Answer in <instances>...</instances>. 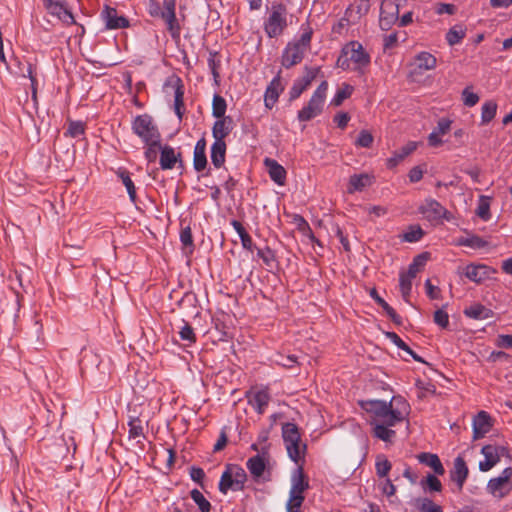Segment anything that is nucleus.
<instances>
[{
  "label": "nucleus",
  "mask_w": 512,
  "mask_h": 512,
  "mask_svg": "<svg viewBox=\"0 0 512 512\" xmlns=\"http://www.w3.org/2000/svg\"><path fill=\"white\" fill-rule=\"evenodd\" d=\"M190 477L194 482L202 486L205 472L202 468L193 466L190 468Z\"/></svg>",
  "instance_id": "obj_61"
},
{
  "label": "nucleus",
  "mask_w": 512,
  "mask_h": 512,
  "mask_svg": "<svg viewBox=\"0 0 512 512\" xmlns=\"http://www.w3.org/2000/svg\"><path fill=\"white\" fill-rule=\"evenodd\" d=\"M419 212L429 222H438L443 219L450 221L452 214L435 199H426L419 207Z\"/></svg>",
  "instance_id": "obj_11"
},
{
  "label": "nucleus",
  "mask_w": 512,
  "mask_h": 512,
  "mask_svg": "<svg viewBox=\"0 0 512 512\" xmlns=\"http://www.w3.org/2000/svg\"><path fill=\"white\" fill-rule=\"evenodd\" d=\"M282 437L285 445L291 442H297L301 439L298 427L290 422L283 424Z\"/></svg>",
  "instance_id": "obj_38"
},
{
  "label": "nucleus",
  "mask_w": 512,
  "mask_h": 512,
  "mask_svg": "<svg viewBox=\"0 0 512 512\" xmlns=\"http://www.w3.org/2000/svg\"><path fill=\"white\" fill-rule=\"evenodd\" d=\"M386 336L399 349H401L403 351L409 350V346L395 332H387Z\"/></svg>",
  "instance_id": "obj_60"
},
{
  "label": "nucleus",
  "mask_w": 512,
  "mask_h": 512,
  "mask_svg": "<svg viewBox=\"0 0 512 512\" xmlns=\"http://www.w3.org/2000/svg\"><path fill=\"white\" fill-rule=\"evenodd\" d=\"M292 485L289 492V500L286 503L287 506H294L301 508L304 502V491L309 488V483L305 478L303 468L299 466L292 475Z\"/></svg>",
  "instance_id": "obj_9"
},
{
  "label": "nucleus",
  "mask_w": 512,
  "mask_h": 512,
  "mask_svg": "<svg viewBox=\"0 0 512 512\" xmlns=\"http://www.w3.org/2000/svg\"><path fill=\"white\" fill-rule=\"evenodd\" d=\"M415 64L420 70H432L436 67L437 60L429 52H420L415 57Z\"/></svg>",
  "instance_id": "obj_33"
},
{
  "label": "nucleus",
  "mask_w": 512,
  "mask_h": 512,
  "mask_svg": "<svg viewBox=\"0 0 512 512\" xmlns=\"http://www.w3.org/2000/svg\"><path fill=\"white\" fill-rule=\"evenodd\" d=\"M414 277H410L408 272H402L399 276L400 291L403 299L409 302V297L412 291V281Z\"/></svg>",
  "instance_id": "obj_41"
},
{
  "label": "nucleus",
  "mask_w": 512,
  "mask_h": 512,
  "mask_svg": "<svg viewBox=\"0 0 512 512\" xmlns=\"http://www.w3.org/2000/svg\"><path fill=\"white\" fill-rule=\"evenodd\" d=\"M147 11L152 17L163 19L172 38L180 36V25L176 18V0H163V8L157 0H149Z\"/></svg>",
  "instance_id": "obj_4"
},
{
  "label": "nucleus",
  "mask_w": 512,
  "mask_h": 512,
  "mask_svg": "<svg viewBox=\"0 0 512 512\" xmlns=\"http://www.w3.org/2000/svg\"><path fill=\"white\" fill-rule=\"evenodd\" d=\"M481 453L485 458L484 461L479 463V469L482 472L491 470L500 461L501 457H510L508 448L502 445H485L482 447Z\"/></svg>",
  "instance_id": "obj_10"
},
{
  "label": "nucleus",
  "mask_w": 512,
  "mask_h": 512,
  "mask_svg": "<svg viewBox=\"0 0 512 512\" xmlns=\"http://www.w3.org/2000/svg\"><path fill=\"white\" fill-rule=\"evenodd\" d=\"M497 104L494 101H486L481 109V122L482 124L489 123L496 115Z\"/></svg>",
  "instance_id": "obj_44"
},
{
  "label": "nucleus",
  "mask_w": 512,
  "mask_h": 512,
  "mask_svg": "<svg viewBox=\"0 0 512 512\" xmlns=\"http://www.w3.org/2000/svg\"><path fill=\"white\" fill-rule=\"evenodd\" d=\"M264 165L272 181L277 185L283 186L286 182L287 172L285 168L280 165L276 160L271 158L264 159Z\"/></svg>",
  "instance_id": "obj_20"
},
{
  "label": "nucleus",
  "mask_w": 512,
  "mask_h": 512,
  "mask_svg": "<svg viewBox=\"0 0 512 512\" xmlns=\"http://www.w3.org/2000/svg\"><path fill=\"white\" fill-rule=\"evenodd\" d=\"M131 129L143 143H161V134L159 129L149 114H141L134 117L131 123Z\"/></svg>",
  "instance_id": "obj_5"
},
{
  "label": "nucleus",
  "mask_w": 512,
  "mask_h": 512,
  "mask_svg": "<svg viewBox=\"0 0 512 512\" xmlns=\"http://www.w3.org/2000/svg\"><path fill=\"white\" fill-rule=\"evenodd\" d=\"M429 259V253L424 252L417 255L408 267L407 272L410 277H416L417 274L424 268Z\"/></svg>",
  "instance_id": "obj_36"
},
{
  "label": "nucleus",
  "mask_w": 512,
  "mask_h": 512,
  "mask_svg": "<svg viewBox=\"0 0 512 512\" xmlns=\"http://www.w3.org/2000/svg\"><path fill=\"white\" fill-rule=\"evenodd\" d=\"M257 255L258 257L264 262V264L267 266V267H272L273 264L276 262V256H275V253L274 251L269 248V247H265V248H262V249H258L257 250Z\"/></svg>",
  "instance_id": "obj_50"
},
{
  "label": "nucleus",
  "mask_w": 512,
  "mask_h": 512,
  "mask_svg": "<svg viewBox=\"0 0 512 512\" xmlns=\"http://www.w3.org/2000/svg\"><path fill=\"white\" fill-rule=\"evenodd\" d=\"M424 235L423 230L420 226H411L409 230L404 234V240L407 242H417Z\"/></svg>",
  "instance_id": "obj_55"
},
{
  "label": "nucleus",
  "mask_w": 512,
  "mask_h": 512,
  "mask_svg": "<svg viewBox=\"0 0 512 512\" xmlns=\"http://www.w3.org/2000/svg\"><path fill=\"white\" fill-rule=\"evenodd\" d=\"M370 62L371 57L363 45L358 41H350L343 46L336 65L343 70H350L358 75H364Z\"/></svg>",
  "instance_id": "obj_2"
},
{
  "label": "nucleus",
  "mask_w": 512,
  "mask_h": 512,
  "mask_svg": "<svg viewBox=\"0 0 512 512\" xmlns=\"http://www.w3.org/2000/svg\"><path fill=\"white\" fill-rule=\"evenodd\" d=\"M233 121L231 117L217 118L212 127V136L215 142H225L224 139L231 133Z\"/></svg>",
  "instance_id": "obj_19"
},
{
  "label": "nucleus",
  "mask_w": 512,
  "mask_h": 512,
  "mask_svg": "<svg viewBox=\"0 0 512 512\" xmlns=\"http://www.w3.org/2000/svg\"><path fill=\"white\" fill-rule=\"evenodd\" d=\"M372 183L373 176L369 174H353L352 176H350L347 191L348 193L353 194L356 191H362L364 188L370 186Z\"/></svg>",
  "instance_id": "obj_23"
},
{
  "label": "nucleus",
  "mask_w": 512,
  "mask_h": 512,
  "mask_svg": "<svg viewBox=\"0 0 512 512\" xmlns=\"http://www.w3.org/2000/svg\"><path fill=\"white\" fill-rule=\"evenodd\" d=\"M283 90L284 86L282 85L279 71L278 74L271 80L265 91L264 103L268 109L273 108L279 98L280 93Z\"/></svg>",
  "instance_id": "obj_15"
},
{
  "label": "nucleus",
  "mask_w": 512,
  "mask_h": 512,
  "mask_svg": "<svg viewBox=\"0 0 512 512\" xmlns=\"http://www.w3.org/2000/svg\"><path fill=\"white\" fill-rule=\"evenodd\" d=\"M84 131V124L81 121H71L69 123L67 131L65 132V136L78 138L79 136L84 134Z\"/></svg>",
  "instance_id": "obj_53"
},
{
  "label": "nucleus",
  "mask_w": 512,
  "mask_h": 512,
  "mask_svg": "<svg viewBox=\"0 0 512 512\" xmlns=\"http://www.w3.org/2000/svg\"><path fill=\"white\" fill-rule=\"evenodd\" d=\"M370 296L374 301L382 307L387 316L393 321L395 324L400 325L402 323V318L396 313V311L377 293L376 289L373 288L370 290Z\"/></svg>",
  "instance_id": "obj_27"
},
{
  "label": "nucleus",
  "mask_w": 512,
  "mask_h": 512,
  "mask_svg": "<svg viewBox=\"0 0 512 512\" xmlns=\"http://www.w3.org/2000/svg\"><path fill=\"white\" fill-rule=\"evenodd\" d=\"M180 158V153L176 154L175 150L171 146H164L161 148L160 153V167L163 170L173 169L176 162Z\"/></svg>",
  "instance_id": "obj_25"
},
{
  "label": "nucleus",
  "mask_w": 512,
  "mask_h": 512,
  "mask_svg": "<svg viewBox=\"0 0 512 512\" xmlns=\"http://www.w3.org/2000/svg\"><path fill=\"white\" fill-rule=\"evenodd\" d=\"M463 104L467 107H473L479 102V96L472 91L471 86H467L461 93Z\"/></svg>",
  "instance_id": "obj_49"
},
{
  "label": "nucleus",
  "mask_w": 512,
  "mask_h": 512,
  "mask_svg": "<svg viewBox=\"0 0 512 512\" xmlns=\"http://www.w3.org/2000/svg\"><path fill=\"white\" fill-rule=\"evenodd\" d=\"M117 176L121 180L122 184L125 186L131 202L136 203V188L134 182L130 177V173L125 169H119L117 171Z\"/></svg>",
  "instance_id": "obj_35"
},
{
  "label": "nucleus",
  "mask_w": 512,
  "mask_h": 512,
  "mask_svg": "<svg viewBox=\"0 0 512 512\" xmlns=\"http://www.w3.org/2000/svg\"><path fill=\"white\" fill-rule=\"evenodd\" d=\"M413 505L419 512H427L435 503L429 498L420 497L414 500Z\"/></svg>",
  "instance_id": "obj_57"
},
{
  "label": "nucleus",
  "mask_w": 512,
  "mask_h": 512,
  "mask_svg": "<svg viewBox=\"0 0 512 512\" xmlns=\"http://www.w3.org/2000/svg\"><path fill=\"white\" fill-rule=\"evenodd\" d=\"M320 71L319 67H305L303 75L293 82V85L300 88L303 92L311 85Z\"/></svg>",
  "instance_id": "obj_29"
},
{
  "label": "nucleus",
  "mask_w": 512,
  "mask_h": 512,
  "mask_svg": "<svg viewBox=\"0 0 512 512\" xmlns=\"http://www.w3.org/2000/svg\"><path fill=\"white\" fill-rule=\"evenodd\" d=\"M167 87H171L174 90V111L179 118L182 119L185 112L184 106V85L180 78H172L166 83Z\"/></svg>",
  "instance_id": "obj_14"
},
{
  "label": "nucleus",
  "mask_w": 512,
  "mask_h": 512,
  "mask_svg": "<svg viewBox=\"0 0 512 512\" xmlns=\"http://www.w3.org/2000/svg\"><path fill=\"white\" fill-rule=\"evenodd\" d=\"M468 467L466 465L465 460L458 456L454 460L453 469L450 471V478L453 482L456 483L458 491H461L463 485L468 477Z\"/></svg>",
  "instance_id": "obj_18"
},
{
  "label": "nucleus",
  "mask_w": 512,
  "mask_h": 512,
  "mask_svg": "<svg viewBox=\"0 0 512 512\" xmlns=\"http://www.w3.org/2000/svg\"><path fill=\"white\" fill-rule=\"evenodd\" d=\"M466 36V29L462 25H455L446 33V41L450 46L459 44Z\"/></svg>",
  "instance_id": "obj_37"
},
{
  "label": "nucleus",
  "mask_w": 512,
  "mask_h": 512,
  "mask_svg": "<svg viewBox=\"0 0 512 512\" xmlns=\"http://www.w3.org/2000/svg\"><path fill=\"white\" fill-rule=\"evenodd\" d=\"M128 426L130 438H138L143 436L142 421L138 417L131 418L128 422Z\"/></svg>",
  "instance_id": "obj_51"
},
{
  "label": "nucleus",
  "mask_w": 512,
  "mask_h": 512,
  "mask_svg": "<svg viewBox=\"0 0 512 512\" xmlns=\"http://www.w3.org/2000/svg\"><path fill=\"white\" fill-rule=\"evenodd\" d=\"M226 469L231 474L232 478H234V484L239 485L243 490L247 481V474L245 470L239 465L235 464L227 465Z\"/></svg>",
  "instance_id": "obj_39"
},
{
  "label": "nucleus",
  "mask_w": 512,
  "mask_h": 512,
  "mask_svg": "<svg viewBox=\"0 0 512 512\" xmlns=\"http://www.w3.org/2000/svg\"><path fill=\"white\" fill-rule=\"evenodd\" d=\"M229 490L242 491L239 485L234 484V478L227 469L222 473L219 481V491L223 494H227Z\"/></svg>",
  "instance_id": "obj_40"
},
{
  "label": "nucleus",
  "mask_w": 512,
  "mask_h": 512,
  "mask_svg": "<svg viewBox=\"0 0 512 512\" xmlns=\"http://www.w3.org/2000/svg\"><path fill=\"white\" fill-rule=\"evenodd\" d=\"M44 6L48 12L58 17L65 24H75L74 16L67 8L66 0H44Z\"/></svg>",
  "instance_id": "obj_12"
},
{
  "label": "nucleus",
  "mask_w": 512,
  "mask_h": 512,
  "mask_svg": "<svg viewBox=\"0 0 512 512\" xmlns=\"http://www.w3.org/2000/svg\"><path fill=\"white\" fill-rule=\"evenodd\" d=\"M491 428L490 416L485 411H480L473 420V438H483Z\"/></svg>",
  "instance_id": "obj_21"
},
{
  "label": "nucleus",
  "mask_w": 512,
  "mask_h": 512,
  "mask_svg": "<svg viewBox=\"0 0 512 512\" xmlns=\"http://www.w3.org/2000/svg\"><path fill=\"white\" fill-rule=\"evenodd\" d=\"M180 241L184 246H193V237L189 226L183 228L180 232Z\"/></svg>",
  "instance_id": "obj_62"
},
{
  "label": "nucleus",
  "mask_w": 512,
  "mask_h": 512,
  "mask_svg": "<svg viewBox=\"0 0 512 512\" xmlns=\"http://www.w3.org/2000/svg\"><path fill=\"white\" fill-rule=\"evenodd\" d=\"M417 459L421 464L430 467L436 475H443L445 469L437 454L423 452L417 455Z\"/></svg>",
  "instance_id": "obj_24"
},
{
  "label": "nucleus",
  "mask_w": 512,
  "mask_h": 512,
  "mask_svg": "<svg viewBox=\"0 0 512 512\" xmlns=\"http://www.w3.org/2000/svg\"><path fill=\"white\" fill-rule=\"evenodd\" d=\"M288 456L290 459L298 464L300 460L303 458V455L306 450V445L302 443L301 439L297 442H291L285 445Z\"/></svg>",
  "instance_id": "obj_34"
},
{
  "label": "nucleus",
  "mask_w": 512,
  "mask_h": 512,
  "mask_svg": "<svg viewBox=\"0 0 512 512\" xmlns=\"http://www.w3.org/2000/svg\"><path fill=\"white\" fill-rule=\"evenodd\" d=\"M190 496L201 512H210L211 504L199 490L193 489Z\"/></svg>",
  "instance_id": "obj_46"
},
{
  "label": "nucleus",
  "mask_w": 512,
  "mask_h": 512,
  "mask_svg": "<svg viewBox=\"0 0 512 512\" xmlns=\"http://www.w3.org/2000/svg\"><path fill=\"white\" fill-rule=\"evenodd\" d=\"M100 357L97 353H95L92 350L83 349L82 350V357L80 359V366L82 372H85L91 367L98 368L100 365Z\"/></svg>",
  "instance_id": "obj_32"
},
{
  "label": "nucleus",
  "mask_w": 512,
  "mask_h": 512,
  "mask_svg": "<svg viewBox=\"0 0 512 512\" xmlns=\"http://www.w3.org/2000/svg\"><path fill=\"white\" fill-rule=\"evenodd\" d=\"M226 108V100L222 96L215 94L212 101V115L215 118H224L226 117Z\"/></svg>",
  "instance_id": "obj_43"
},
{
  "label": "nucleus",
  "mask_w": 512,
  "mask_h": 512,
  "mask_svg": "<svg viewBox=\"0 0 512 512\" xmlns=\"http://www.w3.org/2000/svg\"><path fill=\"white\" fill-rule=\"evenodd\" d=\"M392 468L391 462L384 456L378 455L376 458L375 469L376 474L380 478L387 477Z\"/></svg>",
  "instance_id": "obj_45"
},
{
  "label": "nucleus",
  "mask_w": 512,
  "mask_h": 512,
  "mask_svg": "<svg viewBox=\"0 0 512 512\" xmlns=\"http://www.w3.org/2000/svg\"><path fill=\"white\" fill-rule=\"evenodd\" d=\"M287 9L282 3H273L264 21V31L269 38H276L287 28Z\"/></svg>",
  "instance_id": "obj_6"
},
{
  "label": "nucleus",
  "mask_w": 512,
  "mask_h": 512,
  "mask_svg": "<svg viewBox=\"0 0 512 512\" xmlns=\"http://www.w3.org/2000/svg\"><path fill=\"white\" fill-rule=\"evenodd\" d=\"M373 143V136L366 130H362L355 142L357 146L369 148Z\"/></svg>",
  "instance_id": "obj_58"
},
{
  "label": "nucleus",
  "mask_w": 512,
  "mask_h": 512,
  "mask_svg": "<svg viewBox=\"0 0 512 512\" xmlns=\"http://www.w3.org/2000/svg\"><path fill=\"white\" fill-rule=\"evenodd\" d=\"M328 82L322 81L312 94L309 102L298 112V120L307 122L320 115L326 99Z\"/></svg>",
  "instance_id": "obj_7"
},
{
  "label": "nucleus",
  "mask_w": 512,
  "mask_h": 512,
  "mask_svg": "<svg viewBox=\"0 0 512 512\" xmlns=\"http://www.w3.org/2000/svg\"><path fill=\"white\" fill-rule=\"evenodd\" d=\"M476 214L478 217H480L482 220L487 221L490 219V203L489 198L485 196H481L478 207L476 210Z\"/></svg>",
  "instance_id": "obj_48"
},
{
  "label": "nucleus",
  "mask_w": 512,
  "mask_h": 512,
  "mask_svg": "<svg viewBox=\"0 0 512 512\" xmlns=\"http://www.w3.org/2000/svg\"><path fill=\"white\" fill-rule=\"evenodd\" d=\"M302 34L299 39L289 42L285 47L281 63L285 68H290L299 64L305 53L310 49L312 39V28L309 25L302 26Z\"/></svg>",
  "instance_id": "obj_3"
},
{
  "label": "nucleus",
  "mask_w": 512,
  "mask_h": 512,
  "mask_svg": "<svg viewBox=\"0 0 512 512\" xmlns=\"http://www.w3.org/2000/svg\"><path fill=\"white\" fill-rule=\"evenodd\" d=\"M183 327L179 331L181 340L186 341L189 345L195 343L196 335L190 324L183 320Z\"/></svg>",
  "instance_id": "obj_52"
},
{
  "label": "nucleus",
  "mask_w": 512,
  "mask_h": 512,
  "mask_svg": "<svg viewBox=\"0 0 512 512\" xmlns=\"http://www.w3.org/2000/svg\"><path fill=\"white\" fill-rule=\"evenodd\" d=\"M246 397L248 403L258 414H263L270 401V394L268 389H260L255 392H248Z\"/></svg>",
  "instance_id": "obj_17"
},
{
  "label": "nucleus",
  "mask_w": 512,
  "mask_h": 512,
  "mask_svg": "<svg viewBox=\"0 0 512 512\" xmlns=\"http://www.w3.org/2000/svg\"><path fill=\"white\" fill-rule=\"evenodd\" d=\"M487 491L497 499H503L512 491V467L505 468L498 477L491 478Z\"/></svg>",
  "instance_id": "obj_8"
},
{
  "label": "nucleus",
  "mask_w": 512,
  "mask_h": 512,
  "mask_svg": "<svg viewBox=\"0 0 512 512\" xmlns=\"http://www.w3.org/2000/svg\"><path fill=\"white\" fill-rule=\"evenodd\" d=\"M451 120L447 119V118H441L438 123H437V127L434 129V131H437L438 134H440L441 136L442 135H445L446 133L449 132L450 128H451Z\"/></svg>",
  "instance_id": "obj_63"
},
{
  "label": "nucleus",
  "mask_w": 512,
  "mask_h": 512,
  "mask_svg": "<svg viewBox=\"0 0 512 512\" xmlns=\"http://www.w3.org/2000/svg\"><path fill=\"white\" fill-rule=\"evenodd\" d=\"M193 166L197 172L203 171L207 166L206 139L200 138L194 147Z\"/></svg>",
  "instance_id": "obj_22"
},
{
  "label": "nucleus",
  "mask_w": 512,
  "mask_h": 512,
  "mask_svg": "<svg viewBox=\"0 0 512 512\" xmlns=\"http://www.w3.org/2000/svg\"><path fill=\"white\" fill-rule=\"evenodd\" d=\"M458 244L461 246L470 247L473 249H481L487 246V241L477 235H471L468 237H462L458 240Z\"/></svg>",
  "instance_id": "obj_42"
},
{
  "label": "nucleus",
  "mask_w": 512,
  "mask_h": 512,
  "mask_svg": "<svg viewBox=\"0 0 512 512\" xmlns=\"http://www.w3.org/2000/svg\"><path fill=\"white\" fill-rule=\"evenodd\" d=\"M246 466L253 477L260 478L265 471L266 463L262 456L255 455L247 460Z\"/></svg>",
  "instance_id": "obj_31"
},
{
  "label": "nucleus",
  "mask_w": 512,
  "mask_h": 512,
  "mask_svg": "<svg viewBox=\"0 0 512 512\" xmlns=\"http://www.w3.org/2000/svg\"><path fill=\"white\" fill-rule=\"evenodd\" d=\"M394 402H401L406 408L407 404L402 398L393 397L392 401L368 400L362 402V408L369 415V424L372 426V434L379 440L384 442H392L396 436V432L392 429L396 424L402 422L405 418L406 411L393 408Z\"/></svg>",
  "instance_id": "obj_1"
},
{
  "label": "nucleus",
  "mask_w": 512,
  "mask_h": 512,
  "mask_svg": "<svg viewBox=\"0 0 512 512\" xmlns=\"http://www.w3.org/2000/svg\"><path fill=\"white\" fill-rule=\"evenodd\" d=\"M493 269L484 264H469L463 269V274L475 283L488 279Z\"/></svg>",
  "instance_id": "obj_16"
},
{
  "label": "nucleus",
  "mask_w": 512,
  "mask_h": 512,
  "mask_svg": "<svg viewBox=\"0 0 512 512\" xmlns=\"http://www.w3.org/2000/svg\"><path fill=\"white\" fill-rule=\"evenodd\" d=\"M211 162L215 166V168H220L225 163L226 157V143L225 142H215L211 146Z\"/></svg>",
  "instance_id": "obj_28"
},
{
  "label": "nucleus",
  "mask_w": 512,
  "mask_h": 512,
  "mask_svg": "<svg viewBox=\"0 0 512 512\" xmlns=\"http://www.w3.org/2000/svg\"><path fill=\"white\" fill-rule=\"evenodd\" d=\"M278 365L286 368H292L297 363V359L294 355L279 356V359L275 360Z\"/></svg>",
  "instance_id": "obj_64"
},
{
  "label": "nucleus",
  "mask_w": 512,
  "mask_h": 512,
  "mask_svg": "<svg viewBox=\"0 0 512 512\" xmlns=\"http://www.w3.org/2000/svg\"><path fill=\"white\" fill-rule=\"evenodd\" d=\"M464 314L472 319L484 320L492 316V311L482 304H473L464 310Z\"/></svg>",
  "instance_id": "obj_30"
},
{
  "label": "nucleus",
  "mask_w": 512,
  "mask_h": 512,
  "mask_svg": "<svg viewBox=\"0 0 512 512\" xmlns=\"http://www.w3.org/2000/svg\"><path fill=\"white\" fill-rule=\"evenodd\" d=\"M354 88L349 84H343V87L339 90H337L336 94L334 95L331 104L334 106H339L342 104V102L349 98L351 94L353 93Z\"/></svg>",
  "instance_id": "obj_47"
},
{
  "label": "nucleus",
  "mask_w": 512,
  "mask_h": 512,
  "mask_svg": "<svg viewBox=\"0 0 512 512\" xmlns=\"http://www.w3.org/2000/svg\"><path fill=\"white\" fill-rule=\"evenodd\" d=\"M101 18L105 23V27L110 30L127 28L129 26V20L122 15H118L117 10L110 6H105L101 12Z\"/></svg>",
  "instance_id": "obj_13"
},
{
  "label": "nucleus",
  "mask_w": 512,
  "mask_h": 512,
  "mask_svg": "<svg viewBox=\"0 0 512 512\" xmlns=\"http://www.w3.org/2000/svg\"><path fill=\"white\" fill-rule=\"evenodd\" d=\"M434 322L441 328H446L449 325V315L443 309H438L434 313Z\"/></svg>",
  "instance_id": "obj_59"
},
{
  "label": "nucleus",
  "mask_w": 512,
  "mask_h": 512,
  "mask_svg": "<svg viewBox=\"0 0 512 512\" xmlns=\"http://www.w3.org/2000/svg\"><path fill=\"white\" fill-rule=\"evenodd\" d=\"M417 148L416 142H408L406 145L401 147L398 151L394 153L392 157L387 159V167L389 169H392L396 167L402 160H404L408 155H410L412 152H414Z\"/></svg>",
  "instance_id": "obj_26"
},
{
  "label": "nucleus",
  "mask_w": 512,
  "mask_h": 512,
  "mask_svg": "<svg viewBox=\"0 0 512 512\" xmlns=\"http://www.w3.org/2000/svg\"><path fill=\"white\" fill-rule=\"evenodd\" d=\"M422 486L427 488L430 491L440 492L442 490V484L440 480L433 474H428L426 479L421 482Z\"/></svg>",
  "instance_id": "obj_54"
},
{
  "label": "nucleus",
  "mask_w": 512,
  "mask_h": 512,
  "mask_svg": "<svg viewBox=\"0 0 512 512\" xmlns=\"http://www.w3.org/2000/svg\"><path fill=\"white\" fill-rule=\"evenodd\" d=\"M146 146L145 150V158L148 162H154L157 159L158 151H161V143L160 144H150L144 143Z\"/></svg>",
  "instance_id": "obj_56"
}]
</instances>
